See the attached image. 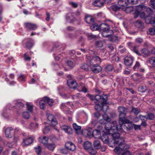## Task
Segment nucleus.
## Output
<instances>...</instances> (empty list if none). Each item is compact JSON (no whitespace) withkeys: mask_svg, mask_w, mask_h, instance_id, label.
<instances>
[{"mask_svg":"<svg viewBox=\"0 0 155 155\" xmlns=\"http://www.w3.org/2000/svg\"><path fill=\"white\" fill-rule=\"evenodd\" d=\"M102 117L103 120L107 122L104 126V127L107 131L108 134H112L114 144L115 145H118L119 143H115V140L117 139L118 140V139H123L120 137V134L119 133H116L117 131L120 129L121 127L120 126V127H118L115 121H112L111 123L110 122L111 119L107 114H104Z\"/></svg>","mask_w":155,"mask_h":155,"instance_id":"nucleus-1","label":"nucleus"},{"mask_svg":"<svg viewBox=\"0 0 155 155\" xmlns=\"http://www.w3.org/2000/svg\"><path fill=\"white\" fill-rule=\"evenodd\" d=\"M124 139H115V143H119L118 146L116 147L114 150V152L118 155H132L130 151L128 150L129 146L124 143ZM132 155H137L136 153H134Z\"/></svg>","mask_w":155,"mask_h":155,"instance_id":"nucleus-2","label":"nucleus"},{"mask_svg":"<svg viewBox=\"0 0 155 155\" xmlns=\"http://www.w3.org/2000/svg\"><path fill=\"white\" fill-rule=\"evenodd\" d=\"M86 58L89 61L90 66L99 64L101 62V59L97 56H94L92 57L91 58H89L88 56H87Z\"/></svg>","mask_w":155,"mask_h":155,"instance_id":"nucleus-3","label":"nucleus"},{"mask_svg":"<svg viewBox=\"0 0 155 155\" xmlns=\"http://www.w3.org/2000/svg\"><path fill=\"white\" fill-rule=\"evenodd\" d=\"M87 96L92 100L95 99L96 101H98V100H103L104 101L102 102L103 104L106 103V100L107 99V96L106 94H103L102 96L97 95L95 97H94L92 95L88 94Z\"/></svg>","mask_w":155,"mask_h":155,"instance_id":"nucleus-4","label":"nucleus"},{"mask_svg":"<svg viewBox=\"0 0 155 155\" xmlns=\"http://www.w3.org/2000/svg\"><path fill=\"white\" fill-rule=\"evenodd\" d=\"M118 5L122 9L126 8L127 10H130V12L133 8L131 7H127V4L126 0H120L118 2Z\"/></svg>","mask_w":155,"mask_h":155,"instance_id":"nucleus-5","label":"nucleus"},{"mask_svg":"<svg viewBox=\"0 0 155 155\" xmlns=\"http://www.w3.org/2000/svg\"><path fill=\"white\" fill-rule=\"evenodd\" d=\"M138 9L140 11H142L146 10L144 12L146 13L147 15H151L152 14V10L149 8H146V7L144 5H139L138 6Z\"/></svg>","mask_w":155,"mask_h":155,"instance_id":"nucleus-6","label":"nucleus"},{"mask_svg":"<svg viewBox=\"0 0 155 155\" xmlns=\"http://www.w3.org/2000/svg\"><path fill=\"white\" fill-rule=\"evenodd\" d=\"M47 119L50 123H51V125L53 126H54L57 124L58 122L56 119L51 114H47Z\"/></svg>","mask_w":155,"mask_h":155,"instance_id":"nucleus-7","label":"nucleus"},{"mask_svg":"<svg viewBox=\"0 0 155 155\" xmlns=\"http://www.w3.org/2000/svg\"><path fill=\"white\" fill-rule=\"evenodd\" d=\"M107 100H106V103L105 104L102 103V102L104 101L103 100H98V101L95 102V105L94 107L95 109L97 110L102 109H103V105L107 104Z\"/></svg>","mask_w":155,"mask_h":155,"instance_id":"nucleus-8","label":"nucleus"},{"mask_svg":"<svg viewBox=\"0 0 155 155\" xmlns=\"http://www.w3.org/2000/svg\"><path fill=\"white\" fill-rule=\"evenodd\" d=\"M134 59L133 57L131 56L126 57L124 59V63L126 66H131Z\"/></svg>","mask_w":155,"mask_h":155,"instance_id":"nucleus-9","label":"nucleus"},{"mask_svg":"<svg viewBox=\"0 0 155 155\" xmlns=\"http://www.w3.org/2000/svg\"><path fill=\"white\" fill-rule=\"evenodd\" d=\"M13 130L14 128L11 127L6 128L4 131L5 137L7 138H11L13 135V134L11 131Z\"/></svg>","mask_w":155,"mask_h":155,"instance_id":"nucleus-10","label":"nucleus"},{"mask_svg":"<svg viewBox=\"0 0 155 155\" xmlns=\"http://www.w3.org/2000/svg\"><path fill=\"white\" fill-rule=\"evenodd\" d=\"M125 117V116H121L120 117L119 116V125H117V126L118 127H119V126H120L121 127L120 129H121L122 128V125L125 124L130 123V121L126 119Z\"/></svg>","mask_w":155,"mask_h":155,"instance_id":"nucleus-11","label":"nucleus"},{"mask_svg":"<svg viewBox=\"0 0 155 155\" xmlns=\"http://www.w3.org/2000/svg\"><path fill=\"white\" fill-rule=\"evenodd\" d=\"M25 27L27 29L30 30H35L37 28L36 25L30 22L24 23Z\"/></svg>","mask_w":155,"mask_h":155,"instance_id":"nucleus-12","label":"nucleus"},{"mask_svg":"<svg viewBox=\"0 0 155 155\" xmlns=\"http://www.w3.org/2000/svg\"><path fill=\"white\" fill-rule=\"evenodd\" d=\"M150 15H146V16L144 18L145 22L146 24H149L150 23L153 26L155 27V26L154 25V24L155 23V18L153 20H151V18L150 16Z\"/></svg>","mask_w":155,"mask_h":155,"instance_id":"nucleus-13","label":"nucleus"},{"mask_svg":"<svg viewBox=\"0 0 155 155\" xmlns=\"http://www.w3.org/2000/svg\"><path fill=\"white\" fill-rule=\"evenodd\" d=\"M65 147L66 149L72 151H74L76 149L74 144L71 142H68L65 144Z\"/></svg>","mask_w":155,"mask_h":155,"instance_id":"nucleus-14","label":"nucleus"},{"mask_svg":"<svg viewBox=\"0 0 155 155\" xmlns=\"http://www.w3.org/2000/svg\"><path fill=\"white\" fill-rule=\"evenodd\" d=\"M127 109L123 107L120 106L118 107V110L119 113V116L120 117L121 116H126L127 113Z\"/></svg>","mask_w":155,"mask_h":155,"instance_id":"nucleus-15","label":"nucleus"},{"mask_svg":"<svg viewBox=\"0 0 155 155\" xmlns=\"http://www.w3.org/2000/svg\"><path fill=\"white\" fill-rule=\"evenodd\" d=\"M61 129L65 133L68 134H71L72 133V130L71 128L67 125H62L61 126Z\"/></svg>","mask_w":155,"mask_h":155,"instance_id":"nucleus-16","label":"nucleus"},{"mask_svg":"<svg viewBox=\"0 0 155 155\" xmlns=\"http://www.w3.org/2000/svg\"><path fill=\"white\" fill-rule=\"evenodd\" d=\"M150 52L146 48H143L140 51L139 56H141L144 58L147 57L150 55Z\"/></svg>","mask_w":155,"mask_h":155,"instance_id":"nucleus-17","label":"nucleus"},{"mask_svg":"<svg viewBox=\"0 0 155 155\" xmlns=\"http://www.w3.org/2000/svg\"><path fill=\"white\" fill-rule=\"evenodd\" d=\"M33 139L31 137H29L25 139H24L22 143V146L25 147L31 144L33 142Z\"/></svg>","mask_w":155,"mask_h":155,"instance_id":"nucleus-18","label":"nucleus"},{"mask_svg":"<svg viewBox=\"0 0 155 155\" xmlns=\"http://www.w3.org/2000/svg\"><path fill=\"white\" fill-rule=\"evenodd\" d=\"M67 83L68 86L71 88L75 89L77 87V83L75 81L69 80L67 81Z\"/></svg>","mask_w":155,"mask_h":155,"instance_id":"nucleus-19","label":"nucleus"},{"mask_svg":"<svg viewBox=\"0 0 155 155\" xmlns=\"http://www.w3.org/2000/svg\"><path fill=\"white\" fill-rule=\"evenodd\" d=\"M92 71L94 73H97L100 72L102 70L99 64L90 66Z\"/></svg>","mask_w":155,"mask_h":155,"instance_id":"nucleus-20","label":"nucleus"},{"mask_svg":"<svg viewBox=\"0 0 155 155\" xmlns=\"http://www.w3.org/2000/svg\"><path fill=\"white\" fill-rule=\"evenodd\" d=\"M99 29L103 31H110L109 30L110 27L109 25L105 23H103L101 24L99 26Z\"/></svg>","mask_w":155,"mask_h":155,"instance_id":"nucleus-21","label":"nucleus"},{"mask_svg":"<svg viewBox=\"0 0 155 155\" xmlns=\"http://www.w3.org/2000/svg\"><path fill=\"white\" fill-rule=\"evenodd\" d=\"M39 142L43 143L45 146L48 143V137L45 136L40 137H39Z\"/></svg>","mask_w":155,"mask_h":155,"instance_id":"nucleus-22","label":"nucleus"},{"mask_svg":"<svg viewBox=\"0 0 155 155\" xmlns=\"http://www.w3.org/2000/svg\"><path fill=\"white\" fill-rule=\"evenodd\" d=\"M148 63L153 67H155V56L150 57L147 60Z\"/></svg>","mask_w":155,"mask_h":155,"instance_id":"nucleus-23","label":"nucleus"},{"mask_svg":"<svg viewBox=\"0 0 155 155\" xmlns=\"http://www.w3.org/2000/svg\"><path fill=\"white\" fill-rule=\"evenodd\" d=\"M93 137L96 138H99L101 136V131L97 130H94L92 132Z\"/></svg>","mask_w":155,"mask_h":155,"instance_id":"nucleus-24","label":"nucleus"},{"mask_svg":"<svg viewBox=\"0 0 155 155\" xmlns=\"http://www.w3.org/2000/svg\"><path fill=\"white\" fill-rule=\"evenodd\" d=\"M93 5L97 7H101L104 5V2L101 0H95L92 3Z\"/></svg>","mask_w":155,"mask_h":155,"instance_id":"nucleus-25","label":"nucleus"},{"mask_svg":"<svg viewBox=\"0 0 155 155\" xmlns=\"http://www.w3.org/2000/svg\"><path fill=\"white\" fill-rule=\"evenodd\" d=\"M91 143L89 141L85 142L83 146L85 150H90L91 149Z\"/></svg>","mask_w":155,"mask_h":155,"instance_id":"nucleus-26","label":"nucleus"},{"mask_svg":"<svg viewBox=\"0 0 155 155\" xmlns=\"http://www.w3.org/2000/svg\"><path fill=\"white\" fill-rule=\"evenodd\" d=\"M135 26L141 29L143 28V23L141 21L138 20L136 21L134 23Z\"/></svg>","mask_w":155,"mask_h":155,"instance_id":"nucleus-27","label":"nucleus"},{"mask_svg":"<svg viewBox=\"0 0 155 155\" xmlns=\"http://www.w3.org/2000/svg\"><path fill=\"white\" fill-rule=\"evenodd\" d=\"M85 21L88 23H92L94 21V19L91 16H86L85 18Z\"/></svg>","mask_w":155,"mask_h":155,"instance_id":"nucleus-28","label":"nucleus"},{"mask_svg":"<svg viewBox=\"0 0 155 155\" xmlns=\"http://www.w3.org/2000/svg\"><path fill=\"white\" fill-rule=\"evenodd\" d=\"M46 101L44 99V97L43 99L40 100L39 102V106L40 108L44 109L45 107Z\"/></svg>","mask_w":155,"mask_h":155,"instance_id":"nucleus-29","label":"nucleus"},{"mask_svg":"<svg viewBox=\"0 0 155 155\" xmlns=\"http://www.w3.org/2000/svg\"><path fill=\"white\" fill-rule=\"evenodd\" d=\"M94 148L96 149H98L100 148L101 146L100 142L97 140L94 141Z\"/></svg>","mask_w":155,"mask_h":155,"instance_id":"nucleus-30","label":"nucleus"},{"mask_svg":"<svg viewBox=\"0 0 155 155\" xmlns=\"http://www.w3.org/2000/svg\"><path fill=\"white\" fill-rule=\"evenodd\" d=\"M148 35H155V28H149L147 31Z\"/></svg>","mask_w":155,"mask_h":155,"instance_id":"nucleus-31","label":"nucleus"},{"mask_svg":"<svg viewBox=\"0 0 155 155\" xmlns=\"http://www.w3.org/2000/svg\"><path fill=\"white\" fill-rule=\"evenodd\" d=\"M73 127L77 134H78V132H79L81 129V126L78 125L75 123L73 124Z\"/></svg>","mask_w":155,"mask_h":155,"instance_id":"nucleus-32","label":"nucleus"},{"mask_svg":"<svg viewBox=\"0 0 155 155\" xmlns=\"http://www.w3.org/2000/svg\"><path fill=\"white\" fill-rule=\"evenodd\" d=\"M94 115L95 117L97 119H101V120H99V122L101 124H102V121L103 120V117L102 116L103 115H101L99 112H96L94 114Z\"/></svg>","mask_w":155,"mask_h":155,"instance_id":"nucleus-33","label":"nucleus"},{"mask_svg":"<svg viewBox=\"0 0 155 155\" xmlns=\"http://www.w3.org/2000/svg\"><path fill=\"white\" fill-rule=\"evenodd\" d=\"M109 137L107 135H104L101 137V140L104 143H107L109 142Z\"/></svg>","mask_w":155,"mask_h":155,"instance_id":"nucleus-34","label":"nucleus"},{"mask_svg":"<svg viewBox=\"0 0 155 155\" xmlns=\"http://www.w3.org/2000/svg\"><path fill=\"white\" fill-rule=\"evenodd\" d=\"M50 150H53L55 147V145L53 143H48L45 146Z\"/></svg>","mask_w":155,"mask_h":155,"instance_id":"nucleus-35","label":"nucleus"},{"mask_svg":"<svg viewBox=\"0 0 155 155\" xmlns=\"http://www.w3.org/2000/svg\"><path fill=\"white\" fill-rule=\"evenodd\" d=\"M46 103H47L49 105L51 106L53 103V101L52 99H50L49 97H44Z\"/></svg>","mask_w":155,"mask_h":155,"instance_id":"nucleus-36","label":"nucleus"},{"mask_svg":"<svg viewBox=\"0 0 155 155\" xmlns=\"http://www.w3.org/2000/svg\"><path fill=\"white\" fill-rule=\"evenodd\" d=\"M38 123H31L29 125V128L31 129H35L38 128Z\"/></svg>","mask_w":155,"mask_h":155,"instance_id":"nucleus-37","label":"nucleus"},{"mask_svg":"<svg viewBox=\"0 0 155 155\" xmlns=\"http://www.w3.org/2000/svg\"><path fill=\"white\" fill-rule=\"evenodd\" d=\"M90 28L93 31L97 30L99 29V26L97 24L95 23L90 26Z\"/></svg>","mask_w":155,"mask_h":155,"instance_id":"nucleus-38","label":"nucleus"},{"mask_svg":"<svg viewBox=\"0 0 155 155\" xmlns=\"http://www.w3.org/2000/svg\"><path fill=\"white\" fill-rule=\"evenodd\" d=\"M131 112H133L135 115H137L140 112V110L137 108L132 107Z\"/></svg>","mask_w":155,"mask_h":155,"instance_id":"nucleus-39","label":"nucleus"},{"mask_svg":"<svg viewBox=\"0 0 155 155\" xmlns=\"http://www.w3.org/2000/svg\"><path fill=\"white\" fill-rule=\"evenodd\" d=\"M95 46L98 48L102 47L103 45V42L102 41H96L95 43Z\"/></svg>","mask_w":155,"mask_h":155,"instance_id":"nucleus-40","label":"nucleus"},{"mask_svg":"<svg viewBox=\"0 0 155 155\" xmlns=\"http://www.w3.org/2000/svg\"><path fill=\"white\" fill-rule=\"evenodd\" d=\"M88 39L89 40L93 39H96L98 38V36L97 35L89 34L88 35Z\"/></svg>","mask_w":155,"mask_h":155,"instance_id":"nucleus-41","label":"nucleus"},{"mask_svg":"<svg viewBox=\"0 0 155 155\" xmlns=\"http://www.w3.org/2000/svg\"><path fill=\"white\" fill-rule=\"evenodd\" d=\"M27 109L28 112L29 113H31L33 109V105L29 103H27Z\"/></svg>","mask_w":155,"mask_h":155,"instance_id":"nucleus-42","label":"nucleus"},{"mask_svg":"<svg viewBox=\"0 0 155 155\" xmlns=\"http://www.w3.org/2000/svg\"><path fill=\"white\" fill-rule=\"evenodd\" d=\"M113 69V67L112 65L108 64L105 68V70L107 72L111 71Z\"/></svg>","mask_w":155,"mask_h":155,"instance_id":"nucleus-43","label":"nucleus"},{"mask_svg":"<svg viewBox=\"0 0 155 155\" xmlns=\"http://www.w3.org/2000/svg\"><path fill=\"white\" fill-rule=\"evenodd\" d=\"M110 31H103V32L101 33V35L104 37H107L109 36L110 34L109 33Z\"/></svg>","mask_w":155,"mask_h":155,"instance_id":"nucleus-44","label":"nucleus"},{"mask_svg":"<svg viewBox=\"0 0 155 155\" xmlns=\"http://www.w3.org/2000/svg\"><path fill=\"white\" fill-rule=\"evenodd\" d=\"M35 151L38 154H40L41 153V147L39 146H38L37 147L35 148Z\"/></svg>","mask_w":155,"mask_h":155,"instance_id":"nucleus-45","label":"nucleus"},{"mask_svg":"<svg viewBox=\"0 0 155 155\" xmlns=\"http://www.w3.org/2000/svg\"><path fill=\"white\" fill-rule=\"evenodd\" d=\"M140 66V64L138 61H136V63L133 68V69L134 71H137L139 68Z\"/></svg>","mask_w":155,"mask_h":155,"instance_id":"nucleus-46","label":"nucleus"},{"mask_svg":"<svg viewBox=\"0 0 155 155\" xmlns=\"http://www.w3.org/2000/svg\"><path fill=\"white\" fill-rule=\"evenodd\" d=\"M138 15H139L140 18H145L146 16V13L144 12H138Z\"/></svg>","mask_w":155,"mask_h":155,"instance_id":"nucleus-47","label":"nucleus"},{"mask_svg":"<svg viewBox=\"0 0 155 155\" xmlns=\"http://www.w3.org/2000/svg\"><path fill=\"white\" fill-rule=\"evenodd\" d=\"M30 113L29 112H23L22 115L23 117L26 119H28L30 117Z\"/></svg>","mask_w":155,"mask_h":155,"instance_id":"nucleus-48","label":"nucleus"},{"mask_svg":"<svg viewBox=\"0 0 155 155\" xmlns=\"http://www.w3.org/2000/svg\"><path fill=\"white\" fill-rule=\"evenodd\" d=\"M33 45V41H30L28 42L26 44V47L28 48H31Z\"/></svg>","mask_w":155,"mask_h":155,"instance_id":"nucleus-49","label":"nucleus"},{"mask_svg":"<svg viewBox=\"0 0 155 155\" xmlns=\"http://www.w3.org/2000/svg\"><path fill=\"white\" fill-rule=\"evenodd\" d=\"M120 8V7L118 5H114L112 6V9L114 11H117L119 10Z\"/></svg>","mask_w":155,"mask_h":155,"instance_id":"nucleus-50","label":"nucleus"},{"mask_svg":"<svg viewBox=\"0 0 155 155\" xmlns=\"http://www.w3.org/2000/svg\"><path fill=\"white\" fill-rule=\"evenodd\" d=\"M25 76L24 75L21 74L18 78V80L19 81L23 82L25 81Z\"/></svg>","mask_w":155,"mask_h":155,"instance_id":"nucleus-51","label":"nucleus"},{"mask_svg":"<svg viewBox=\"0 0 155 155\" xmlns=\"http://www.w3.org/2000/svg\"><path fill=\"white\" fill-rule=\"evenodd\" d=\"M16 104L17 107H19L20 108H22L24 106V104L21 102H18Z\"/></svg>","mask_w":155,"mask_h":155,"instance_id":"nucleus-52","label":"nucleus"},{"mask_svg":"<svg viewBox=\"0 0 155 155\" xmlns=\"http://www.w3.org/2000/svg\"><path fill=\"white\" fill-rule=\"evenodd\" d=\"M147 119L152 120L154 118V115L152 113H149L147 114Z\"/></svg>","mask_w":155,"mask_h":155,"instance_id":"nucleus-53","label":"nucleus"},{"mask_svg":"<svg viewBox=\"0 0 155 155\" xmlns=\"http://www.w3.org/2000/svg\"><path fill=\"white\" fill-rule=\"evenodd\" d=\"M140 0H127L128 3L131 4H135Z\"/></svg>","mask_w":155,"mask_h":155,"instance_id":"nucleus-54","label":"nucleus"},{"mask_svg":"<svg viewBox=\"0 0 155 155\" xmlns=\"http://www.w3.org/2000/svg\"><path fill=\"white\" fill-rule=\"evenodd\" d=\"M50 130V127L49 126L45 127V129L43 130V132L44 134H46L48 133Z\"/></svg>","mask_w":155,"mask_h":155,"instance_id":"nucleus-55","label":"nucleus"},{"mask_svg":"<svg viewBox=\"0 0 155 155\" xmlns=\"http://www.w3.org/2000/svg\"><path fill=\"white\" fill-rule=\"evenodd\" d=\"M81 68L84 70L87 71H88V66L87 64H84L81 66Z\"/></svg>","mask_w":155,"mask_h":155,"instance_id":"nucleus-56","label":"nucleus"},{"mask_svg":"<svg viewBox=\"0 0 155 155\" xmlns=\"http://www.w3.org/2000/svg\"><path fill=\"white\" fill-rule=\"evenodd\" d=\"M73 18V17L72 16V14L71 13L68 14L66 15V19L68 20H71Z\"/></svg>","mask_w":155,"mask_h":155,"instance_id":"nucleus-57","label":"nucleus"},{"mask_svg":"<svg viewBox=\"0 0 155 155\" xmlns=\"http://www.w3.org/2000/svg\"><path fill=\"white\" fill-rule=\"evenodd\" d=\"M67 65L70 68H73L74 65V64L71 61H68L67 62Z\"/></svg>","mask_w":155,"mask_h":155,"instance_id":"nucleus-58","label":"nucleus"},{"mask_svg":"<svg viewBox=\"0 0 155 155\" xmlns=\"http://www.w3.org/2000/svg\"><path fill=\"white\" fill-rule=\"evenodd\" d=\"M89 150V153L91 154L92 155H94L96 153V151L95 150L91 148Z\"/></svg>","mask_w":155,"mask_h":155,"instance_id":"nucleus-59","label":"nucleus"},{"mask_svg":"<svg viewBox=\"0 0 155 155\" xmlns=\"http://www.w3.org/2000/svg\"><path fill=\"white\" fill-rule=\"evenodd\" d=\"M143 40L142 38H136L135 41L137 43L140 44L143 42Z\"/></svg>","mask_w":155,"mask_h":155,"instance_id":"nucleus-60","label":"nucleus"},{"mask_svg":"<svg viewBox=\"0 0 155 155\" xmlns=\"http://www.w3.org/2000/svg\"><path fill=\"white\" fill-rule=\"evenodd\" d=\"M138 90L142 92H144L146 91V88L144 87H143L141 86L138 88Z\"/></svg>","mask_w":155,"mask_h":155,"instance_id":"nucleus-61","label":"nucleus"},{"mask_svg":"<svg viewBox=\"0 0 155 155\" xmlns=\"http://www.w3.org/2000/svg\"><path fill=\"white\" fill-rule=\"evenodd\" d=\"M61 108L63 110H65L67 109L66 104L65 103H62L61 106Z\"/></svg>","mask_w":155,"mask_h":155,"instance_id":"nucleus-62","label":"nucleus"},{"mask_svg":"<svg viewBox=\"0 0 155 155\" xmlns=\"http://www.w3.org/2000/svg\"><path fill=\"white\" fill-rule=\"evenodd\" d=\"M133 51L135 53L139 55L140 52H139L138 51L137 48L136 46L134 47L133 48Z\"/></svg>","mask_w":155,"mask_h":155,"instance_id":"nucleus-63","label":"nucleus"},{"mask_svg":"<svg viewBox=\"0 0 155 155\" xmlns=\"http://www.w3.org/2000/svg\"><path fill=\"white\" fill-rule=\"evenodd\" d=\"M60 152L61 153L64 154H67L68 153V150L65 149H61L60 150Z\"/></svg>","mask_w":155,"mask_h":155,"instance_id":"nucleus-64","label":"nucleus"}]
</instances>
